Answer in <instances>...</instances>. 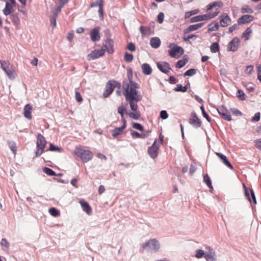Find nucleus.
<instances>
[{"instance_id": "nucleus-1", "label": "nucleus", "mask_w": 261, "mask_h": 261, "mask_svg": "<svg viewBox=\"0 0 261 261\" xmlns=\"http://www.w3.org/2000/svg\"><path fill=\"white\" fill-rule=\"evenodd\" d=\"M128 81H123L122 89L126 100L128 101L130 108L134 112L128 114L129 116L135 119L138 120L140 118V113L137 111L138 107L137 102L142 98V95L139 92L140 85L128 77Z\"/></svg>"}, {"instance_id": "nucleus-2", "label": "nucleus", "mask_w": 261, "mask_h": 261, "mask_svg": "<svg viewBox=\"0 0 261 261\" xmlns=\"http://www.w3.org/2000/svg\"><path fill=\"white\" fill-rule=\"evenodd\" d=\"M75 154L84 162L89 161L93 156V153L91 151L86 149L82 146L76 147L75 149Z\"/></svg>"}, {"instance_id": "nucleus-3", "label": "nucleus", "mask_w": 261, "mask_h": 261, "mask_svg": "<svg viewBox=\"0 0 261 261\" xmlns=\"http://www.w3.org/2000/svg\"><path fill=\"white\" fill-rule=\"evenodd\" d=\"M160 248L159 242L155 239H151L141 244L140 252H143L145 250L156 251Z\"/></svg>"}, {"instance_id": "nucleus-4", "label": "nucleus", "mask_w": 261, "mask_h": 261, "mask_svg": "<svg viewBox=\"0 0 261 261\" xmlns=\"http://www.w3.org/2000/svg\"><path fill=\"white\" fill-rule=\"evenodd\" d=\"M46 144V141L44 137L40 134H38L37 138V150L36 151L37 156H39L43 153Z\"/></svg>"}, {"instance_id": "nucleus-5", "label": "nucleus", "mask_w": 261, "mask_h": 261, "mask_svg": "<svg viewBox=\"0 0 261 261\" xmlns=\"http://www.w3.org/2000/svg\"><path fill=\"white\" fill-rule=\"evenodd\" d=\"M169 47L170 48L169 50V55L171 57L178 58L184 54V49L175 44H171Z\"/></svg>"}, {"instance_id": "nucleus-6", "label": "nucleus", "mask_w": 261, "mask_h": 261, "mask_svg": "<svg viewBox=\"0 0 261 261\" xmlns=\"http://www.w3.org/2000/svg\"><path fill=\"white\" fill-rule=\"evenodd\" d=\"M118 84L119 88H120V84L115 81H109L106 85V89L103 93L105 98L108 97L114 91L116 84Z\"/></svg>"}, {"instance_id": "nucleus-7", "label": "nucleus", "mask_w": 261, "mask_h": 261, "mask_svg": "<svg viewBox=\"0 0 261 261\" xmlns=\"http://www.w3.org/2000/svg\"><path fill=\"white\" fill-rule=\"evenodd\" d=\"M159 142L155 140L152 145L149 147L148 153L151 158L155 159L157 157L159 153Z\"/></svg>"}, {"instance_id": "nucleus-8", "label": "nucleus", "mask_w": 261, "mask_h": 261, "mask_svg": "<svg viewBox=\"0 0 261 261\" xmlns=\"http://www.w3.org/2000/svg\"><path fill=\"white\" fill-rule=\"evenodd\" d=\"M105 54V50L103 49H95L92 50L87 56V59L88 61L94 60L99 57H102Z\"/></svg>"}, {"instance_id": "nucleus-9", "label": "nucleus", "mask_w": 261, "mask_h": 261, "mask_svg": "<svg viewBox=\"0 0 261 261\" xmlns=\"http://www.w3.org/2000/svg\"><path fill=\"white\" fill-rule=\"evenodd\" d=\"M104 50L110 54H112L114 52V41L110 37H108L103 42Z\"/></svg>"}, {"instance_id": "nucleus-10", "label": "nucleus", "mask_w": 261, "mask_h": 261, "mask_svg": "<svg viewBox=\"0 0 261 261\" xmlns=\"http://www.w3.org/2000/svg\"><path fill=\"white\" fill-rule=\"evenodd\" d=\"M217 111L221 117L227 121H231V117L228 110L224 106H220L217 109Z\"/></svg>"}, {"instance_id": "nucleus-11", "label": "nucleus", "mask_w": 261, "mask_h": 261, "mask_svg": "<svg viewBox=\"0 0 261 261\" xmlns=\"http://www.w3.org/2000/svg\"><path fill=\"white\" fill-rule=\"evenodd\" d=\"M243 186L245 190V196L250 202L251 205H252L253 204H255L256 203V200L255 194L253 190H250L251 195H250L249 192L244 184H243Z\"/></svg>"}, {"instance_id": "nucleus-12", "label": "nucleus", "mask_w": 261, "mask_h": 261, "mask_svg": "<svg viewBox=\"0 0 261 261\" xmlns=\"http://www.w3.org/2000/svg\"><path fill=\"white\" fill-rule=\"evenodd\" d=\"M218 13H219V12L218 11V12L213 13L212 14H210L208 15H199V16H195V17L191 18V22H197V21H201V20H206L207 19L212 18H213V17H215V16H216Z\"/></svg>"}, {"instance_id": "nucleus-13", "label": "nucleus", "mask_w": 261, "mask_h": 261, "mask_svg": "<svg viewBox=\"0 0 261 261\" xmlns=\"http://www.w3.org/2000/svg\"><path fill=\"white\" fill-rule=\"evenodd\" d=\"M189 123L196 128L201 126V121L198 118L195 113H192L189 119Z\"/></svg>"}, {"instance_id": "nucleus-14", "label": "nucleus", "mask_w": 261, "mask_h": 261, "mask_svg": "<svg viewBox=\"0 0 261 261\" xmlns=\"http://www.w3.org/2000/svg\"><path fill=\"white\" fill-rule=\"evenodd\" d=\"M206 248L208 250V252H206L204 255L206 261H217V258L215 251L210 247H207Z\"/></svg>"}, {"instance_id": "nucleus-15", "label": "nucleus", "mask_w": 261, "mask_h": 261, "mask_svg": "<svg viewBox=\"0 0 261 261\" xmlns=\"http://www.w3.org/2000/svg\"><path fill=\"white\" fill-rule=\"evenodd\" d=\"M100 28L97 27L91 30L90 33V36L91 40L93 42H97L100 39V36L99 34V31Z\"/></svg>"}, {"instance_id": "nucleus-16", "label": "nucleus", "mask_w": 261, "mask_h": 261, "mask_svg": "<svg viewBox=\"0 0 261 261\" xmlns=\"http://www.w3.org/2000/svg\"><path fill=\"white\" fill-rule=\"evenodd\" d=\"M254 19V17L251 15H243L238 19L239 24H245L249 23Z\"/></svg>"}, {"instance_id": "nucleus-17", "label": "nucleus", "mask_w": 261, "mask_h": 261, "mask_svg": "<svg viewBox=\"0 0 261 261\" xmlns=\"http://www.w3.org/2000/svg\"><path fill=\"white\" fill-rule=\"evenodd\" d=\"M240 43V40L238 37H234L228 44V50L236 51L237 50Z\"/></svg>"}, {"instance_id": "nucleus-18", "label": "nucleus", "mask_w": 261, "mask_h": 261, "mask_svg": "<svg viewBox=\"0 0 261 261\" xmlns=\"http://www.w3.org/2000/svg\"><path fill=\"white\" fill-rule=\"evenodd\" d=\"M16 4L6 2L4 9L3 10L4 14L6 16L11 14L14 11Z\"/></svg>"}, {"instance_id": "nucleus-19", "label": "nucleus", "mask_w": 261, "mask_h": 261, "mask_svg": "<svg viewBox=\"0 0 261 261\" xmlns=\"http://www.w3.org/2000/svg\"><path fill=\"white\" fill-rule=\"evenodd\" d=\"M231 20L227 13H223L220 16V24L222 27H226L231 23Z\"/></svg>"}, {"instance_id": "nucleus-20", "label": "nucleus", "mask_w": 261, "mask_h": 261, "mask_svg": "<svg viewBox=\"0 0 261 261\" xmlns=\"http://www.w3.org/2000/svg\"><path fill=\"white\" fill-rule=\"evenodd\" d=\"M32 107L30 104H27L24 108L23 110V115L24 116L28 119H32Z\"/></svg>"}, {"instance_id": "nucleus-21", "label": "nucleus", "mask_w": 261, "mask_h": 261, "mask_svg": "<svg viewBox=\"0 0 261 261\" xmlns=\"http://www.w3.org/2000/svg\"><path fill=\"white\" fill-rule=\"evenodd\" d=\"M80 203L81 204L83 211H84L87 214L90 215L92 213V208L88 202L84 200H81L80 201Z\"/></svg>"}, {"instance_id": "nucleus-22", "label": "nucleus", "mask_w": 261, "mask_h": 261, "mask_svg": "<svg viewBox=\"0 0 261 261\" xmlns=\"http://www.w3.org/2000/svg\"><path fill=\"white\" fill-rule=\"evenodd\" d=\"M126 127V121L124 120L123 124L122 126L119 127H116L114 130H113V136L114 137H116L117 136L121 134L123 132L124 129Z\"/></svg>"}, {"instance_id": "nucleus-23", "label": "nucleus", "mask_w": 261, "mask_h": 261, "mask_svg": "<svg viewBox=\"0 0 261 261\" xmlns=\"http://www.w3.org/2000/svg\"><path fill=\"white\" fill-rule=\"evenodd\" d=\"M142 72L145 75H150L152 73V69L147 63L143 64L141 66Z\"/></svg>"}, {"instance_id": "nucleus-24", "label": "nucleus", "mask_w": 261, "mask_h": 261, "mask_svg": "<svg viewBox=\"0 0 261 261\" xmlns=\"http://www.w3.org/2000/svg\"><path fill=\"white\" fill-rule=\"evenodd\" d=\"M204 24V23H199L190 25L186 30V33H189L194 31L201 28Z\"/></svg>"}, {"instance_id": "nucleus-25", "label": "nucleus", "mask_w": 261, "mask_h": 261, "mask_svg": "<svg viewBox=\"0 0 261 261\" xmlns=\"http://www.w3.org/2000/svg\"><path fill=\"white\" fill-rule=\"evenodd\" d=\"M150 44L153 48H156L160 45L161 40L157 37L152 38L150 41Z\"/></svg>"}, {"instance_id": "nucleus-26", "label": "nucleus", "mask_w": 261, "mask_h": 261, "mask_svg": "<svg viewBox=\"0 0 261 261\" xmlns=\"http://www.w3.org/2000/svg\"><path fill=\"white\" fill-rule=\"evenodd\" d=\"M219 29L218 22L217 21H213L208 25V32L218 31Z\"/></svg>"}, {"instance_id": "nucleus-27", "label": "nucleus", "mask_w": 261, "mask_h": 261, "mask_svg": "<svg viewBox=\"0 0 261 261\" xmlns=\"http://www.w3.org/2000/svg\"><path fill=\"white\" fill-rule=\"evenodd\" d=\"M252 31L250 27L248 28L242 34L241 38H244L245 40L249 39V36Z\"/></svg>"}, {"instance_id": "nucleus-28", "label": "nucleus", "mask_w": 261, "mask_h": 261, "mask_svg": "<svg viewBox=\"0 0 261 261\" xmlns=\"http://www.w3.org/2000/svg\"><path fill=\"white\" fill-rule=\"evenodd\" d=\"M140 31L143 36H148L150 34V29L148 27L141 26Z\"/></svg>"}, {"instance_id": "nucleus-29", "label": "nucleus", "mask_w": 261, "mask_h": 261, "mask_svg": "<svg viewBox=\"0 0 261 261\" xmlns=\"http://www.w3.org/2000/svg\"><path fill=\"white\" fill-rule=\"evenodd\" d=\"M1 67L2 69L6 72V71L11 69L9 62L5 61H0Z\"/></svg>"}, {"instance_id": "nucleus-30", "label": "nucleus", "mask_w": 261, "mask_h": 261, "mask_svg": "<svg viewBox=\"0 0 261 261\" xmlns=\"http://www.w3.org/2000/svg\"><path fill=\"white\" fill-rule=\"evenodd\" d=\"M203 182L210 189H213L211 180L207 174L203 175Z\"/></svg>"}, {"instance_id": "nucleus-31", "label": "nucleus", "mask_w": 261, "mask_h": 261, "mask_svg": "<svg viewBox=\"0 0 261 261\" xmlns=\"http://www.w3.org/2000/svg\"><path fill=\"white\" fill-rule=\"evenodd\" d=\"M241 11L242 13H248L251 14L253 12L252 9L248 5H244L241 9Z\"/></svg>"}, {"instance_id": "nucleus-32", "label": "nucleus", "mask_w": 261, "mask_h": 261, "mask_svg": "<svg viewBox=\"0 0 261 261\" xmlns=\"http://www.w3.org/2000/svg\"><path fill=\"white\" fill-rule=\"evenodd\" d=\"M210 49L214 53L218 52L220 49L219 43L217 42L212 43L210 46Z\"/></svg>"}, {"instance_id": "nucleus-33", "label": "nucleus", "mask_w": 261, "mask_h": 261, "mask_svg": "<svg viewBox=\"0 0 261 261\" xmlns=\"http://www.w3.org/2000/svg\"><path fill=\"white\" fill-rule=\"evenodd\" d=\"M11 19L15 25H18L20 24V19L17 14H13L11 15Z\"/></svg>"}, {"instance_id": "nucleus-34", "label": "nucleus", "mask_w": 261, "mask_h": 261, "mask_svg": "<svg viewBox=\"0 0 261 261\" xmlns=\"http://www.w3.org/2000/svg\"><path fill=\"white\" fill-rule=\"evenodd\" d=\"M104 1L103 0H96L95 2L90 4V6L91 8L98 7H103Z\"/></svg>"}, {"instance_id": "nucleus-35", "label": "nucleus", "mask_w": 261, "mask_h": 261, "mask_svg": "<svg viewBox=\"0 0 261 261\" xmlns=\"http://www.w3.org/2000/svg\"><path fill=\"white\" fill-rule=\"evenodd\" d=\"M237 97L241 100L246 99V96L244 92L242 90H238L237 92Z\"/></svg>"}, {"instance_id": "nucleus-36", "label": "nucleus", "mask_w": 261, "mask_h": 261, "mask_svg": "<svg viewBox=\"0 0 261 261\" xmlns=\"http://www.w3.org/2000/svg\"><path fill=\"white\" fill-rule=\"evenodd\" d=\"M222 5H223V3L221 1L214 2L213 4H210L207 6V10H211L214 7H216V6L220 7Z\"/></svg>"}, {"instance_id": "nucleus-37", "label": "nucleus", "mask_w": 261, "mask_h": 261, "mask_svg": "<svg viewBox=\"0 0 261 261\" xmlns=\"http://www.w3.org/2000/svg\"><path fill=\"white\" fill-rule=\"evenodd\" d=\"M188 60L186 58H184L179 61H178L176 64V67L178 68H182L184 67L185 64L187 63Z\"/></svg>"}, {"instance_id": "nucleus-38", "label": "nucleus", "mask_w": 261, "mask_h": 261, "mask_svg": "<svg viewBox=\"0 0 261 261\" xmlns=\"http://www.w3.org/2000/svg\"><path fill=\"white\" fill-rule=\"evenodd\" d=\"M49 214L54 217H58L60 216L59 211L55 207H51L49 210Z\"/></svg>"}, {"instance_id": "nucleus-39", "label": "nucleus", "mask_w": 261, "mask_h": 261, "mask_svg": "<svg viewBox=\"0 0 261 261\" xmlns=\"http://www.w3.org/2000/svg\"><path fill=\"white\" fill-rule=\"evenodd\" d=\"M205 254L206 253H205L203 250L201 249H197L196 250V254L195 256L197 258H201L203 256L204 257Z\"/></svg>"}, {"instance_id": "nucleus-40", "label": "nucleus", "mask_w": 261, "mask_h": 261, "mask_svg": "<svg viewBox=\"0 0 261 261\" xmlns=\"http://www.w3.org/2000/svg\"><path fill=\"white\" fill-rule=\"evenodd\" d=\"M217 156L221 160L223 163H230L226 156L221 153H216Z\"/></svg>"}, {"instance_id": "nucleus-41", "label": "nucleus", "mask_w": 261, "mask_h": 261, "mask_svg": "<svg viewBox=\"0 0 261 261\" xmlns=\"http://www.w3.org/2000/svg\"><path fill=\"white\" fill-rule=\"evenodd\" d=\"M200 109L202 111V115L204 118H206V119L210 122L212 120L211 118L208 116V115L206 113V112L204 110V108L203 106H201L200 107Z\"/></svg>"}, {"instance_id": "nucleus-42", "label": "nucleus", "mask_w": 261, "mask_h": 261, "mask_svg": "<svg viewBox=\"0 0 261 261\" xmlns=\"http://www.w3.org/2000/svg\"><path fill=\"white\" fill-rule=\"evenodd\" d=\"M134 57L133 55L125 53L124 57V60L127 62H130L133 61Z\"/></svg>"}, {"instance_id": "nucleus-43", "label": "nucleus", "mask_w": 261, "mask_h": 261, "mask_svg": "<svg viewBox=\"0 0 261 261\" xmlns=\"http://www.w3.org/2000/svg\"><path fill=\"white\" fill-rule=\"evenodd\" d=\"M125 111V108L122 106H119L118 108V113L121 115V118L123 121L125 120L124 118V112Z\"/></svg>"}, {"instance_id": "nucleus-44", "label": "nucleus", "mask_w": 261, "mask_h": 261, "mask_svg": "<svg viewBox=\"0 0 261 261\" xmlns=\"http://www.w3.org/2000/svg\"><path fill=\"white\" fill-rule=\"evenodd\" d=\"M176 91L186 92L187 90V87L186 86H182L181 85L177 84L176 88L175 90Z\"/></svg>"}, {"instance_id": "nucleus-45", "label": "nucleus", "mask_w": 261, "mask_h": 261, "mask_svg": "<svg viewBox=\"0 0 261 261\" xmlns=\"http://www.w3.org/2000/svg\"><path fill=\"white\" fill-rule=\"evenodd\" d=\"M196 71L195 69H190L184 73V76H192L194 75L196 73Z\"/></svg>"}, {"instance_id": "nucleus-46", "label": "nucleus", "mask_w": 261, "mask_h": 261, "mask_svg": "<svg viewBox=\"0 0 261 261\" xmlns=\"http://www.w3.org/2000/svg\"><path fill=\"white\" fill-rule=\"evenodd\" d=\"M6 73L7 74V75L10 79H14L15 75L14 70L10 69V70L6 71Z\"/></svg>"}, {"instance_id": "nucleus-47", "label": "nucleus", "mask_w": 261, "mask_h": 261, "mask_svg": "<svg viewBox=\"0 0 261 261\" xmlns=\"http://www.w3.org/2000/svg\"><path fill=\"white\" fill-rule=\"evenodd\" d=\"M49 150L52 151L61 152L62 149L61 148H60L58 146H56L54 145L53 144H50L49 146Z\"/></svg>"}, {"instance_id": "nucleus-48", "label": "nucleus", "mask_w": 261, "mask_h": 261, "mask_svg": "<svg viewBox=\"0 0 261 261\" xmlns=\"http://www.w3.org/2000/svg\"><path fill=\"white\" fill-rule=\"evenodd\" d=\"M133 128L140 131L143 130V127L140 124L134 122L132 124Z\"/></svg>"}, {"instance_id": "nucleus-49", "label": "nucleus", "mask_w": 261, "mask_h": 261, "mask_svg": "<svg viewBox=\"0 0 261 261\" xmlns=\"http://www.w3.org/2000/svg\"><path fill=\"white\" fill-rule=\"evenodd\" d=\"M197 12H198V10H193L191 11L186 12L185 13V18H189L192 15H194V14H196V13H197Z\"/></svg>"}, {"instance_id": "nucleus-50", "label": "nucleus", "mask_w": 261, "mask_h": 261, "mask_svg": "<svg viewBox=\"0 0 261 261\" xmlns=\"http://www.w3.org/2000/svg\"><path fill=\"white\" fill-rule=\"evenodd\" d=\"M44 172L48 175H55V172L51 169L48 168H44L43 169Z\"/></svg>"}, {"instance_id": "nucleus-51", "label": "nucleus", "mask_w": 261, "mask_h": 261, "mask_svg": "<svg viewBox=\"0 0 261 261\" xmlns=\"http://www.w3.org/2000/svg\"><path fill=\"white\" fill-rule=\"evenodd\" d=\"M131 135L133 137H136V138H144L145 135L144 134H140L138 132L136 131H132L131 133Z\"/></svg>"}, {"instance_id": "nucleus-52", "label": "nucleus", "mask_w": 261, "mask_h": 261, "mask_svg": "<svg viewBox=\"0 0 261 261\" xmlns=\"http://www.w3.org/2000/svg\"><path fill=\"white\" fill-rule=\"evenodd\" d=\"M260 114L259 112L255 113L254 117L252 119V122H258L260 120Z\"/></svg>"}, {"instance_id": "nucleus-53", "label": "nucleus", "mask_w": 261, "mask_h": 261, "mask_svg": "<svg viewBox=\"0 0 261 261\" xmlns=\"http://www.w3.org/2000/svg\"><path fill=\"white\" fill-rule=\"evenodd\" d=\"M127 48L131 51H135L136 50V46L134 43L130 42L128 43Z\"/></svg>"}, {"instance_id": "nucleus-54", "label": "nucleus", "mask_w": 261, "mask_h": 261, "mask_svg": "<svg viewBox=\"0 0 261 261\" xmlns=\"http://www.w3.org/2000/svg\"><path fill=\"white\" fill-rule=\"evenodd\" d=\"M1 244L2 246L8 248L9 247V243L6 239H2L1 242Z\"/></svg>"}, {"instance_id": "nucleus-55", "label": "nucleus", "mask_w": 261, "mask_h": 261, "mask_svg": "<svg viewBox=\"0 0 261 261\" xmlns=\"http://www.w3.org/2000/svg\"><path fill=\"white\" fill-rule=\"evenodd\" d=\"M253 66L252 65H249L247 66L246 69L245 70V72L247 74H250L253 71Z\"/></svg>"}, {"instance_id": "nucleus-56", "label": "nucleus", "mask_w": 261, "mask_h": 261, "mask_svg": "<svg viewBox=\"0 0 261 261\" xmlns=\"http://www.w3.org/2000/svg\"><path fill=\"white\" fill-rule=\"evenodd\" d=\"M75 96L76 100L78 102H81L83 100L82 96H81L80 93L78 91L75 92Z\"/></svg>"}, {"instance_id": "nucleus-57", "label": "nucleus", "mask_w": 261, "mask_h": 261, "mask_svg": "<svg viewBox=\"0 0 261 261\" xmlns=\"http://www.w3.org/2000/svg\"><path fill=\"white\" fill-rule=\"evenodd\" d=\"M10 148L13 151L14 154H15L17 151V147L14 143H10Z\"/></svg>"}, {"instance_id": "nucleus-58", "label": "nucleus", "mask_w": 261, "mask_h": 261, "mask_svg": "<svg viewBox=\"0 0 261 261\" xmlns=\"http://www.w3.org/2000/svg\"><path fill=\"white\" fill-rule=\"evenodd\" d=\"M196 170V167L193 164H191L190 168H189V174L192 175Z\"/></svg>"}, {"instance_id": "nucleus-59", "label": "nucleus", "mask_w": 261, "mask_h": 261, "mask_svg": "<svg viewBox=\"0 0 261 261\" xmlns=\"http://www.w3.org/2000/svg\"><path fill=\"white\" fill-rule=\"evenodd\" d=\"M74 38V33L73 31H71L69 33H68L67 38V39L71 42Z\"/></svg>"}, {"instance_id": "nucleus-60", "label": "nucleus", "mask_w": 261, "mask_h": 261, "mask_svg": "<svg viewBox=\"0 0 261 261\" xmlns=\"http://www.w3.org/2000/svg\"><path fill=\"white\" fill-rule=\"evenodd\" d=\"M98 13L99 14V17L101 19H103V7L100 6L99 7Z\"/></svg>"}, {"instance_id": "nucleus-61", "label": "nucleus", "mask_w": 261, "mask_h": 261, "mask_svg": "<svg viewBox=\"0 0 261 261\" xmlns=\"http://www.w3.org/2000/svg\"><path fill=\"white\" fill-rule=\"evenodd\" d=\"M158 21L161 23L163 22V13L160 12L158 16Z\"/></svg>"}, {"instance_id": "nucleus-62", "label": "nucleus", "mask_w": 261, "mask_h": 261, "mask_svg": "<svg viewBox=\"0 0 261 261\" xmlns=\"http://www.w3.org/2000/svg\"><path fill=\"white\" fill-rule=\"evenodd\" d=\"M63 7H61V5H60V6H58L56 8V13H54V15H55L54 16H56V17L58 16V14L61 12V9Z\"/></svg>"}, {"instance_id": "nucleus-63", "label": "nucleus", "mask_w": 261, "mask_h": 261, "mask_svg": "<svg viewBox=\"0 0 261 261\" xmlns=\"http://www.w3.org/2000/svg\"><path fill=\"white\" fill-rule=\"evenodd\" d=\"M71 184L75 188H77L78 187V185H77V179L76 178H73L71 180Z\"/></svg>"}, {"instance_id": "nucleus-64", "label": "nucleus", "mask_w": 261, "mask_h": 261, "mask_svg": "<svg viewBox=\"0 0 261 261\" xmlns=\"http://www.w3.org/2000/svg\"><path fill=\"white\" fill-rule=\"evenodd\" d=\"M255 146L257 148L261 149V139L255 141Z\"/></svg>"}]
</instances>
